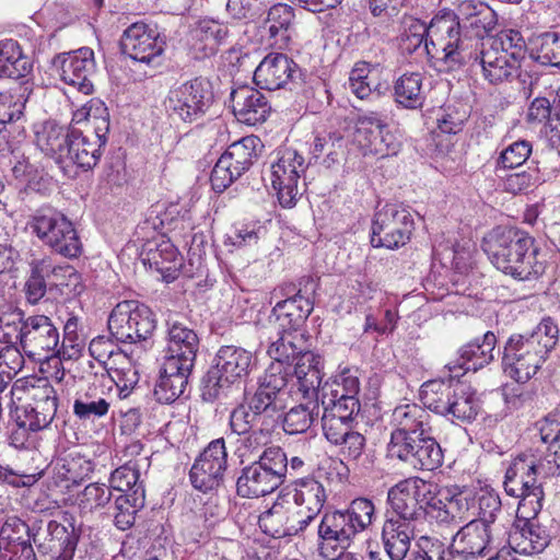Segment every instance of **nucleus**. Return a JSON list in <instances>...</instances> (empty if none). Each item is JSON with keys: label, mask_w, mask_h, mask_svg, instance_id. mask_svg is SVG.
<instances>
[{"label": "nucleus", "mask_w": 560, "mask_h": 560, "mask_svg": "<svg viewBox=\"0 0 560 560\" xmlns=\"http://www.w3.org/2000/svg\"><path fill=\"white\" fill-rule=\"evenodd\" d=\"M327 500L324 486L314 478L304 477L295 481L293 501L298 511L310 516V523L320 513Z\"/></svg>", "instance_id": "obj_38"}, {"label": "nucleus", "mask_w": 560, "mask_h": 560, "mask_svg": "<svg viewBox=\"0 0 560 560\" xmlns=\"http://www.w3.org/2000/svg\"><path fill=\"white\" fill-rule=\"evenodd\" d=\"M549 475L551 474L542 459H537L534 455H518L505 471V493L520 499L518 504H524L525 509H542V479Z\"/></svg>", "instance_id": "obj_9"}, {"label": "nucleus", "mask_w": 560, "mask_h": 560, "mask_svg": "<svg viewBox=\"0 0 560 560\" xmlns=\"http://www.w3.org/2000/svg\"><path fill=\"white\" fill-rule=\"evenodd\" d=\"M37 419L31 417L30 415L16 410L15 423L9 435L10 445L15 448L25 447L26 443L28 442L31 432H37L44 429L37 428L36 423H33Z\"/></svg>", "instance_id": "obj_61"}, {"label": "nucleus", "mask_w": 560, "mask_h": 560, "mask_svg": "<svg viewBox=\"0 0 560 560\" xmlns=\"http://www.w3.org/2000/svg\"><path fill=\"white\" fill-rule=\"evenodd\" d=\"M481 247L498 270L515 280H536L545 272L541 249L524 230L495 226L483 236Z\"/></svg>", "instance_id": "obj_1"}, {"label": "nucleus", "mask_w": 560, "mask_h": 560, "mask_svg": "<svg viewBox=\"0 0 560 560\" xmlns=\"http://www.w3.org/2000/svg\"><path fill=\"white\" fill-rule=\"evenodd\" d=\"M413 528L407 522L395 518L385 521L382 542L390 560H405L411 546Z\"/></svg>", "instance_id": "obj_39"}, {"label": "nucleus", "mask_w": 560, "mask_h": 560, "mask_svg": "<svg viewBox=\"0 0 560 560\" xmlns=\"http://www.w3.org/2000/svg\"><path fill=\"white\" fill-rule=\"evenodd\" d=\"M280 364H270L258 378L255 387L244 389V400L249 408L266 420L279 417L283 409L289 380Z\"/></svg>", "instance_id": "obj_19"}, {"label": "nucleus", "mask_w": 560, "mask_h": 560, "mask_svg": "<svg viewBox=\"0 0 560 560\" xmlns=\"http://www.w3.org/2000/svg\"><path fill=\"white\" fill-rule=\"evenodd\" d=\"M280 334V337L270 345L268 354L273 360L271 364H280L284 378L289 380L290 370L298 358L305 352L299 345L302 342V334Z\"/></svg>", "instance_id": "obj_43"}, {"label": "nucleus", "mask_w": 560, "mask_h": 560, "mask_svg": "<svg viewBox=\"0 0 560 560\" xmlns=\"http://www.w3.org/2000/svg\"><path fill=\"white\" fill-rule=\"evenodd\" d=\"M11 399L24 400L27 406H16V410L23 411L37 419V428H47L57 411V393L46 377H27L18 380L11 386Z\"/></svg>", "instance_id": "obj_16"}, {"label": "nucleus", "mask_w": 560, "mask_h": 560, "mask_svg": "<svg viewBox=\"0 0 560 560\" xmlns=\"http://www.w3.org/2000/svg\"><path fill=\"white\" fill-rule=\"evenodd\" d=\"M413 230V218L406 207L386 203L374 214L371 244L373 247L398 249L410 241Z\"/></svg>", "instance_id": "obj_18"}, {"label": "nucleus", "mask_w": 560, "mask_h": 560, "mask_svg": "<svg viewBox=\"0 0 560 560\" xmlns=\"http://www.w3.org/2000/svg\"><path fill=\"white\" fill-rule=\"evenodd\" d=\"M293 19V9L288 4L278 3L269 9V34L276 39V44L285 45L291 39Z\"/></svg>", "instance_id": "obj_49"}, {"label": "nucleus", "mask_w": 560, "mask_h": 560, "mask_svg": "<svg viewBox=\"0 0 560 560\" xmlns=\"http://www.w3.org/2000/svg\"><path fill=\"white\" fill-rule=\"evenodd\" d=\"M558 341V325L549 316L530 331L511 335L503 349L504 373L517 383H526L547 361Z\"/></svg>", "instance_id": "obj_3"}, {"label": "nucleus", "mask_w": 560, "mask_h": 560, "mask_svg": "<svg viewBox=\"0 0 560 560\" xmlns=\"http://www.w3.org/2000/svg\"><path fill=\"white\" fill-rule=\"evenodd\" d=\"M393 431L390 440H397L413 434L430 433V415L417 404L397 406L390 417Z\"/></svg>", "instance_id": "obj_34"}, {"label": "nucleus", "mask_w": 560, "mask_h": 560, "mask_svg": "<svg viewBox=\"0 0 560 560\" xmlns=\"http://www.w3.org/2000/svg\"><path fill=\"white\" fill-rule=\"evenodd\" d=\"M224 472L198 457L190 468L189 477L194 488L207 492L223 482Z\"/></svg>", "instance_id": "obj_53"}, {"label": "nucleus", "mask_w": 560, "mask_h": 560, "mask_svg": "<svg viewBox=\"0 0 560 560\" xmlns=\"http://www.w3.org/2000/svg\"><path fill=\"white\" fill-rule=\"evenodd\" d=\"M155 327L156 318L152 310L133 300L119 302L108 317V329L118 342L147 340Z\"/></svg>", "instance_id": "obj_15"}, {"label": "nucleus", "mask_w": 560, "mask_h": 560, "mask_svg": "<svg viewBox=\"0 0 560 560\" xmlns=\"http://www.w3.org/2000/svg\"><path fill=\"white\" fill-rule=\"evenodd\" d=\"M143 486H137L130 493H121L115 499L114 523L120 530L129 529L136 521L137 513L144 506Z\"/></svg>", "instance_id": "obj_44"}, {"label": "nucleus", "mask_w": 560, "mask_h": 560, "mask_svg": "<svg viewBox=\"0 0 560 560\" xmlns=\"http://www.w3.org/2000/svg\"><path fill=\"white\" fill-rule=\"evenodd\" d=\"M52 66L65 83L77 88L85 95L93 92L91 77L95 72V60L91 48L82 47L58 55L54 58Z\"/></svg>", "instance_id": "obj_24"}, {"label": "nucleus", "mask_w": 560, "mask_h": 560, "mask_svg": "<svg viewBox=\"0 0 560 560\" xmlns=\"http://www.w3.org/2000/svg\"><path fill=\"white\" fill-rule=\"evenodd\" d=\"M472 509V522H482L490 528H502L504 530V526L497 523L503 514L501 498L497 491L481 488L474 492Z\"/></svg>", "instance_id": "obj_42"}, {"label": "nucleus", "mask_w": 560, "mask_h": 560, "mask_svg": "<svg viewBox=\"0 0 560 560\" xmlns=\"http://www.w3.org/2000/svg\"><path fill=\"white\" fill-rule=\"evenodd\" d=\"M450 380H432L421 386L420 398L425 408L452 422L470 423L480 410L475 393L466 385Z\"/></svg>", "instance_id": "obj_6"}, {"label": "nucleus", "mask_w": 560, "mask_h": 560, "mask_svg": "<svg viewBox=\"0 0 560 560\" xmlns=\"http://www.w3.org/2000/svg\"><path fill=\"white\" fill-rule=\"evenodd\" d=\"M322 370L323 360L318 354L312 351L301 354L289 375V384H292V388H296L294 394L301 395L302 398L310 399V401L315 398L314 401L319 402V392L324 384L322 383L324 376Z\"/></svg>", "instance_id": "obj_28"}, {"label": "nucleus", "mask_w": 560, "mask_h": 560, "mask_svg": "<svg viewBox=\"0 0 560 560\" xmlns=\"http://www.w3.org/2000/svg\"><path fill=\"white\" fill-rule=\"evenodd\" d=\"M320 405L334 411L360 412L361 404L354 395H349L331 377L324 382L320 388Z\"/></svg>", "instance_id": "obj_46"}, {"label": "nucleus", "mask_w": 560, "mask_h": 560, "mask_svg": "<svg viewBox=\"0 0 560 560\" xmlns=\"http://www.w3.org/2000/svg\"><path fill=\"white\" fill-rule=\"evenodd\" d=\"M359 412L334 411L330 408H323L322 429L325 438L331 444H339L341 440L352 430V422Z\"/></svg>", "instance_id": "obj_47"}, {"label": "nucleus", "mask_w": 560, "mask_h": 560, "mask_svg": "<svg viewBox=\"0 0 560 560\" xmlns=\"http://www.w3.org/2000/svg\"><path fill=\"white\" fill-rule=\"evenodd\" d=\"M436 486L420 477H409L398 481L387 492V501L397 520L407 522L425 517V504L432 500Z\"/></svg>", "instance_id": "obj_20"}, {"label": "nucleus", "mask_w": 560, "mask_h": 560, "mask_svg": "<svg viewBox=\"0 0 560 560\" xmlns=\"http://www.w3.org/2000/svg\"><path fill=\"white\" fill-rule=\"evenodd\" d=\"M28 226L44 245L59 255L75 258L82 252L73 223L57 209L40 208L31 218Z\"/></svg>", "instance_id": "obj_11"}, {"label": "nucleus", "mask_w": 560, "mask_h": 560, "mask_svg": "<svg viewBox=\"0 0 560 560\" xmlns=\"http://www.w3.org/2000/svg\"><path fill=\"white\" fill-rule=\"evenodd\" d=\"M230 101L236 119L249 126L264 122L271 112L267 97L249 85L234 88L231 91Z\"/></svg>", "instance_id": "obj_30"}, {"label": "nucleus", "mask_w": 560, "mask_h": 560, "mask_svg": "<svg viewBox=\"0 0 560 560\" xmlns=\"http://www.w3.org/2000/svg\"><path fill=\"white\" fill-rule=\"evenodd\" d=\"M167 345L154 396L162 404L174 402L188 384L199 349L196 331L178 320H167Z\"/></svg>", "instance_id": "obj_2"}, {"label": "nucleus", "mask_w": 560, "mask_h": 560, "mask_svg": "<svg viewBox=\"0 0 560 560\" xmlns=\"http://www.w3.org/2000/svg\"><path fill=\"white\" fill-rule=\"evenodd\" d=\"M423 74L405 72L394 83L395 102L407 109L421 108L425 101Z\"/></svg>", "instance_id": "obj_41"}, {"label": "nucleus", "mask_w": 560, "mask_h": 560, "mask_svg": "<svg viewBox=\"0 0 560 560\" xmlns=\"http://www.w3.org/2000/svg\"><path fill=\"white\" fill-rule=\"evenodd\" d=\"M213 100L211 83L199 77L171 86L164 107L173 119L191 124L205 117Z\"/></svg>", "instance_id": "obj_12"}, {"label": "nucleus", "mask_w": 560, "mask_h": 560, "mask_svg": "<svg viewBox=\"0 0 560 560\" xmlns=\"http://www.w3.org/2000/svg\"><path fill=\"white\" fill-rule=\"evenodd\" d=\"M194 39L203 43L200 49L206 54H214L218 46L228 36V27L218 21L211 19L200 20L191 30Z\"/></svg>", "instance_id": "obj_50"}, {"label": "nucleus", "mask_w": 560, "mask_h": 560, "mask_svg": "<svg viewBox=\"0 0 560 560\" xmlns=\"http://www.w3.org/2000/svg\"><path fill=\"white\" fill-rule=\"evenodd\" d=\"M374 515V504L366 498L352 500L345 510L326 512L317 527L318 555L324 559H336L372 524Z\"/></svg>", "instance_id": "obj_4"}, {"label": "nucleus", "mask_w": 560, "mask_h": 560, "mask_svg": "<svg viewBox=\"0 0 560 560\" xmlns=\"http://www.w3.org/2000/svg\"><path fill=\"white\" fill-rule=\"evenodd\" d=\"M142 262L159 272L165 282H172L178 276L182 258L170 240H161L145 245Z\"/></svg>", "instance_id": "obj_33"}, {"label": "nucleus", "mask_w": 560, "mask_h": 560, "mask_svg": "<svg viewBox=\"0 0 560 560\" xmlns=\"http://www.w3.org/2000/svg\"><path fill=\"white\" fill-rule=\"evenodd\" d=\"M33 533V525L28 526L16 515H9L0 528V548L14 555L21 551L25 560H35Z\"/></svg>", "instance_id": "obj_35"}, {"label": "nucleus", "mask_w": 560, "mask_h": 560, "mask_svg": "<svg viewBox=\"0 0 560 560\" xmlns=\"http://www.w3.org/2000/svg\"><path fill=\"white\" fill-rule=\"evenodd\" d=\"M385 121L377 113L360 115L355 121V130L353 135L354 142L361 148L370 145L372 140L382 132Z\"/></svg>", "instance_id": "obj_57"}, {"label": "nucleus", "mask_w": 560, "mask_h": 560, "mask_svg": "<svg viewBox=\"0 0 560 560\" xmlns=\"http://www.w3.org/2000/svg\"><path fill=\"white\" fill-rule=\"evenodd\" d=\"M32 69L31 58L23 52L18 42H0V77L18 80L28 75Z\"/></svg>", "instance_id": "obj_40"}, {"label": "nucleus", "mask_w": 560, "mask_h": 560, "mask_svg": "<svg viewBox=\"0 0 560 560\" xmlns=\"http://www.w3.org/2000/svg\"><path fill=\"white\" fill-rule=\"evenodd\" d=\"M525 58V42L520 32L508 30L481 43L479 52L471 60L478 61L482 75L491 84H500L517 78Z\"/></svg>", "instance_id": "obj_5"}, {"label": "nucleus", "mask_w": 560, "mask_h": 560, "mask_svg": "<svg viewBox=\"0 0 560 560\" xmlns=\"http://www.w3.org/2000/svg\"><path fill=\"white\" fill-rule=\"evenodd\" d=\"M264 144L256 136H246L229 145L215 163L210 182L213 190L224 191L257 161Z\"/></svg>", "instance_id": "obj_14"}, {"label": "nucleus", "mask_w": 560, "mask_h": 560, "mask_svg": "<svg viewBox=\"0 0 560 560\" xmlns=\"http://www.w3.org/2000/svg\"><path fill=\"white\" fill-rule=\"evenodd\" d=\"M33 530V541L40 553L77 536L74 529H69L55 520H50L46 524L43 521L35 522Z\"/></svg>", "instance_id": "obj_45"}, {"label": "nucleus", "mask_w": 560, "mask_h": 560, "mask_svg": "<svg viewBox=\"0 0 560 560\" xmlns=\"http://www.w3.org/2000/svg\"><path fill=\"white\" fill-rule=\"evenodd\" d=\"M506 533L502 528H490L482 522L468 521L453 537V548L465 557L487 556L500 545L501 536Z\"/></svg>", "instance_id": "obj_26"}, {"label": "nucleus", "mask_w": 560, "mask_h": 560, "mask_svg": "<svg viewBox=\"0 0 560 560\" xmlns=\"http://www.w3.org/2000/svg\"><path fill=\"white\" fill-rule=\"evenodd\" d=\"M22 351L34 361L50 358L70 360L79 354L75 345H60V334L50 317L31 315L24 318Z\"/></svg>", "instance_id": "obj_10"}, {"label": "nucleus", "mask_w": 560, "mask_h": 560, "mask_svg": "<svg viewBox=\"0 0 560 560\" xmlns=\"http://www.w3.org/2000/svg\"><path fill=\"white\" fill-rule=\"evenodd\" d=\"M455 526L474 518V491H459L446 499Z\"/></svg>", "instance_id": "obj_60"}, {"label": "nucleus", "mask_w": 560, "mask_h": 560, "mask_svg": "<svg viewBox=\"0 0 560 560\" xmlns=\"http://www.w3.org/2000/svg\"><path fill=\"white\" fill-rule=\"evenodd\" d=\"M120 47L131 59L147 65L160 58L165 49V42L155 27L145 23H133L125 30Z\"/></svg>", "instance_id": "obj_25"}, {"label": "nucleus", "mask_w": 560, "mask_h": 560, "mask_svg": "<svg viewBox=\"0 0 560 560\" xmlns=\"http://www.w3.org/2000/svg\"><path fill=\"white\" fill-rule=\"evenodd\" d=\"M112 499V490L105 483L88 485L77 497V504L82 515L91 514L104 508Z\"/></svg>", "instance_id": "obj_54"}, {"label": "nucleus", "mask_w": 560, "mask_h": 560, "mask_svg": "<svg viewBox=\"0 0 560 560\" xmlns=\"http://www.w3.org/2000/svg\"><path fill=\"white\" fill-rule=\"evenodd\" d=\"M537 60L542 65L560 67V35L548 32L539 37Z\"/></svg>", "instance_id": "obj_62"}, {"label": "nucleus", "mask_w": 560, "mask_h": 560, "mask_svg": "<svg viewBox=\"0 0 560 560\" xmlns=\"http://www.w3.org/2000/svg\"><path fill=\"white\" fill-rule=\"evenodd\" d=\"M92 472V464L90 460L80 456L68 455L55 460L48 471L46 481L49 491L70 490L72 487L80 485Z\"/></svg>", "instance_id": "obj_32"}, {"label": "nucleus", "mask_w": 560, "mask_h": 560, "mask_svg": "<svg viewBox=\"0 0 560 560\" xmlns=\"http://www.w3.org/2000/svg\"><path fill=\"white\" fill-rule=\"evenodd\" d=\"M318 415V402L313 400L292 407L284 416L283 430L288 434L304 433L312 427Z\"/></svg>", "instance_id": "obj_48"}, {"label": "nucleus", "mask_w": 560, "mask_h": 560, "mask_svg": "<svg viewBox=\"0 0 560 560\" xmlns=\"http://www.w3.org/2000/svg\"><path fill=\"white\" fill-rule=\"evenodd\" d=\"M300 74L298 63L282 52H270L264 57L254 71L255 84L268 91L287 88Z\"/></svg>", "instance_id": "obj_27"}, {"label": "nucleus", "mask_w": 560, "mask_h": 560, "mask_svg": "<svg viewBox=\"0 0 560 560\" xmlns=\"http://www.w3.org/2000/svg\"><path fill=\"white\" fill-rule=\"evenodd\" d=\"M500 177L502 178L503 189L513 195L527 191L536 185L538 179L535 172L529 171L509 173Z\"/></svg>", "instance_id": "obj_64"}, {"label": "nucleus", "mask_w": 560, "mask_h": 560, "mask_svg": "<svg viewBox=\"0 0 560 560\" xmlns=\"http://www.w3.org/2000/svg\"><path fill=\"white\" fill-rule=\"evenodd\" d=\"M113 387V380L106 374H95L93 381L85 390L78 393L74 400L96 402L97 400H109V390Z\"/></svg>", "instance_id": "obj_63"}, {"label": "nucleus", "mask_w": 560, "mask_h": 560, "mask_svg": "<svg viewBox=\"0 0 560 560\" xmlns=\"http://www.w3.org/2000/svg\"><path fill=\"white\" fill-rule=\"evenodd\" d=\"M540 511L518 504L515 520L508 532V544L516 553H539L549 545L550 535L537 517Z\"/></svg>", "instance_id": "obj_23"}, {"label": "nucleus", "mask_w": 560, "mask_h": 560, "mask_svg": "<svg viewBox=\"0 0 560 560\" xmlns=\"http://www.w3.org/2000/svg\"><path fill=\"white\" fill-rule=\"evenodd\" d=\"M373 74L374 68L371 63L365 61L354 63L349 75V89L358 98L366 100L377 89Z\"/></svg>", "instance_id": "obj_52"}, {"label": "nucleus", "mask_w": 560, "mask_h": 560, "mask_svg": "<svg viewBox=\"0 0 560 560\" xmlns=\"http://www.w3.org/2000/svg\"><path fill=\"white\" fill-rule=\"evenodd\" d=\"M429 43L436 57L447 70H455L472 58V38L462 34L458 15L450 10H440L428 24Z\"/></svg>", "instance_id": "obj_7"}, {"label": "nucleus", "mask_w": 560, "mask_h": 560, "mask_svg": "<svg viewBox=\"0 0 560 560\" xmlns=\"http://www.w3.org/2000/svg\"><path fill=\"white\" fill-rule=\"evenodd\" d=\"M387 450L392 458L418 470H434L443 463L442 448L430 433L390 440Z\"/></svg>", "instance_id": "obj_22"}, {"label": "nucleus", "mask_w": 560, "mask_h": 560, "mask_svg": "<svg viewBox=\"0 0 560 560\" xmlns=\"http://www.w3.org/2000/svg\"><path fill=\"white\" fill-rule=\"evenodd\" d=\"M258 524L264 533L280 538L303 532L310 524V516H304V511L295 506L275 503L259 516Z\"/></svg>", "instance_id": "obj_29"}, {"label": "nucleus", "mask_w": 560, "mask_h": 560, "mask_svg": "<svg viewBox=\"0 0 560 560\" xmlns=\"http://www.w3.org/2000/svg\"><path fill=\"white\" fill-rule=\"evenodd\" d=\"M306 168L305 159L296 149L284 147L277 150L269 167L268 179L283 208L293 207L302 195L299 182Z\"/></svg>", "instance_id": "obj_17"}, {"label": "nucleus", "mask_w": 560, "mask_h": 560, "mask_svg": "<svg viewBox=\"0 0 560 560\" xmlns=\"http://www.w3.org/2000/svg\"><path fill=\"white\" fill-rule=\"evenodd\" d=\"M267 420L259 413H255L245 400L235 407L230 415V428L232 434L248 433L249 430L259 429Z\"/></svg>", "instance_id": "obj_56"}, {"label": "nucleus", "mask_w": 560, "mask_h": 560, "mask_svg": "<svg viewBox=\"0 0 560 560\" xmlns=\"http://www.w3.org/2000/svg\"><path fill=\"white\" fill-rule=\"evenodd\" d=\"M139 478V467L137 463L130 460L112 472L110 488L121 493H130L137 486H143Z\"/></svg>", "instance_id": "obj_59"}, {"label": "nucleus", "mask_w": 560, "mask_h": 560, "mask_svg": "<svg viewBox=\"0 0 560 560\" xmlns=\"http://www.w3.org/2000/svg\"><path fill=\"white\" fill-rule=\"evenodd\" d=\"M532 143L527 140H517L503 149L497 160V171L517 168L522 166L532 153Z\"/></svg>", "instance_id": "obj_58"}, {"label": "nucleus", "mask_w": 560, "mask_h": 560, "mask_svg": "<svg viewBox=\"0 0 560 560\" xmlns=\"http://www.w3.org/2000/svg\"><path fill=\"white\" fill-rule=\"evenodd\" d=\"M94 122V129L72 128V135L65 153V168L73 164L88 171L98 163L102 148L107 142L109 121L108 119H98Z\"/></svg>", "instance_id": "obj_21"}, {"label": "nucleus", "mask_w": 560, "mask_h": 560, "mask_svg": "<svg viewBox=\"0 0 560 560\" xmlns=\"http://www.w3.org/2000/svg\"><path fill=\"white\" fill-rule=\"evenodd\" d=\"M287 471L285 453L278 446L267 447L256 460L241 470L236 493L247 499L270 494L284 482Z\"/></svg>", "instance_id": "obj_8"}, {"label": "nucleus", "mask_w": 560, "mask_h": 560, "mask_svg": "<svg viewBox=\"0 0 560 560\" xmlns=\"http://www.w3.org/2000/svg\"><path fill=\"white\" fill-rule=\"evenodd\" d=\"M497 336L487 331L482 338H476L459 349V358L454 363H448L451 377H459L468 371H478L494 360Z\"/></svg>", "instance_id": "obj_31"}, {"label": "nucleus", "mask_w": 560, "mask_h": 560, "mask_svg": "<svg viewBox=\"0 0 560 560\" xmlns=\"http://www.w3.org/2000/svg\"><path fill=\"white\" fill-rule=\"evenodd\" d=\"M58 278L59 276L79 279L77 271L70 266H52L47 259H42L32 265V272L25 283L26 299L31 304H36L46 293L45 277Z\"/></svg>", "instance_id": "obj_37"}, {"label": "nucleus", "mask_w": 560, "mask_h": 560, "mask_svg": "<svg viewBox=\"0 0 560 560\" xmlns=\"http://www.w3.org/2000/svg\"><path fill=\"white\" fill-rule=\"evenodd\" d=\"M252 366L250 351L235 346L221 347L217 353L215 365L203 378V398L207 400L219 398L232 384L246 377Z\"/></svg>", "instance_id": "obj_13"}, {"label": "nucleus", "mask_w": 560, "mask_h": 560, "mask_svg": "<svg viewBox=\"0 0 560 560\" xmlns=\"http://www.w3.org/2000/svg\"><path fill=\"white\" fill-rule=\"evenodd\" d=\"M317 283L311 277L301 279L299 291L293 296L278 302L272 310V314L303 313L305 304H313L312 295L315 293Z\"/></svg>", "instance_id": "obj_51"}, {"label": "nucleus", "mask_w": 560, "mask_h": 560, "mask_svg": "<svg viewBox=\"0 0 560 560\" xmlns=\"http://www.w3.org/2000/svg\"><path fill=\"white\" fill-rule=\"evenodd\" d=\"M235 435L237 436L235 440V454L243 459L257 454L266 446L270 441L271 432L261 423L259 429L249 430L248 433H238Z\"/></svg>", "instance_id": "obj_55"}, {"label": "nucleus", "mask_w": 560, "mask_h": 560, "mask_svg": "<svg viewBox=\"0 0 560 560\" xmlns=\"http://www.w3.org/2000/svg\"><path fill=\"white\" fill-rule=\"evenodd\" d=\"M72 129H66L56 121L44 122L35 132L36 147L50 156L65 170V153L68 148Z\"/></svg>", "instance_id": "obj_36"}]
</instances>
